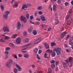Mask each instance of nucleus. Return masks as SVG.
Here are the masks:
<instances>
[{
	"instance_id": "22",
	"label": "nucleus",
	"mask_w": 73,
	"mask_h": 73,
	"mask_svg": "<svg viewBox=\"0 0 73 73\" xmlns=\"http://www.w3.org/2000/svg\"><path fill=\"white\" fill-rule=\"evenodd\" d=\"M18 6V4L17 3H15L14 5H13V7L14 8H16Z\"/></svg>"
},
{
	"instance_id": "5",
	"label": "nucleus",
	"mask_w": 73,
	"mask_h": 73,
	"mask_svg": "<svg viewBox=\"0 0 73 73\" xmlns=\"http://www.w3.org/2000/svg\"><path fill=\"white\" fill-rule=\"evenodd\" d=\"M65 61L66 63L64 62L63 64L64 67V68H66L68 66L67 64H68V60L67 59L66 60H65Z\"/></svg>"
},
{
	"instance_id": "14",
	"label": "nucleus",
	"mask_w": 73,
	"mask_h": 73,
	"mask_svg": "<svg viewBox=\"0 0 73 73\" xmlns=\"http://www.w3.org/2000/svg\"><path fill=\"white\" fill-rule=\"evenodd\" d=\"M68 62H70V63H72V62H73V59H72V58L71 57H70L69 58V60H68Z\"/></svg>"
},
{
	"instance_id": "3",
	"label": "nucleus",
	"mask_w": 73,
	"mask_h": 73,
	"mask_svg": "<svg viewBox=\"0 0 73 73\" xmlns=\"http://www.w3.org/2000/svg\"><path fill=\"white\" fill-rule=\"evenodd\" d=\"M16 42L17 44H19L21 43V38H18L16 40Z\"/></svg>"
},
{
	"instance_id": "45",
	"label": "nucleus",
	"mask_w": 73,
	"mask_h": 73,
	"mask_svg": "<svg viewBox=\"0 0 73 73\" xmlns=\"http://www.w3.org/2000/svg\"><path fill=\"white\" fill-rule=\"evenodd\" d=\"M55 66V65L54 64H52L51 65V67L52 68H54V67Z\"/></svg>"
},
{
	"instance_id": "51",
	"label": "nucleus",
	"mask_w": 73,
	"mask_h": 73,
	"mask_svg": "<svg viewBox=\"0 0 73 73\" xmlns=\"http://www.w3.org/2000/svg\"><path fill=\"white\" fill-rule=\"evenodd\" d=\"M35 24L36 25H39L40 24V22H36L35 23Z\"/></svg>"
},
{
	"instance_id": "43",
	"label": "nucleus",
	"mask_w": 73,
	"mask_h": 73,
	"mask_svg": "<svg viewBox=\"0 0 73 73\" xmlns=\"http://www.w3.org/2000/svg\"><path fill=\"white\" fill-rule=\"evenodd\" d=\"M0 42H2L3 43V42H5V41H4V40H2V39H0Z\"/></svg>"
},
{
	"instance_id": "49",
	"label": "nucleus",
	"mask_w": 73,
	"mask_h": 73,
	"mask_svg": "<svg viewBox=\"0 0 73 73\" xmlns=\"http://www.w3.org/2000/svg\"><path fill=\"white\" fill-rule=\"evenodd\" d=\"M44 58H47V55H46V53H45L44 55Z\"/></svg>"
},
{
	"instance_id": "24",
	"label": "nucleus",
	"mask_w": 73,
	"mask_h": 73,
	"mask_svg": "<svg viewBox=\"0 0 73 73\" xmlns=\"http://www.w3.org/2000/svg\"><path fill=\"white\" fill-rule=\"evenodd\" d=\"M1 10L3 11V10H4V7L3 5H1Z\"/></svg>"
},
{
	"instance_id": "13",
	"label": "nucleus",
	"mask_w": 73,
	"mask_h": 73,
	"mask_svg": "<svg viewBox=\"0 0 73 73\" xmlns=\"http://www.w3.org/2000/svg\"><path fill=\"white\" fill-rule=\"evenodd\" d=\"M67 33V32H63L62 33V35H61V37L62 38L64 36H65V35Z\"/></svg>"
},
{
	"instance_id": "52",
	"label": "nucleus",
	"mask_w": 73,
	"mask_h": 73,
	"mask_svg": "<svg viewBox=\"0 0 73 73\" xmlns=\"http://www.w3.org/2000/svg\"><path fill=\"white\" fill-rule=\"evenodd\" d=\"M38 14H39V15H42V12L41 11H39L38 12Z\"/></svg>"
},
{
	"instance_id": "37",
	"label": "nucleus",
	"mask_w": 73,
	"mask_h": 73,
	"mask_svg": "<svg viewBox=\"0 0 73 73\" xmlns=\"http://www.w3.org/2000/svg\"><path fill=\"white\" fill-rule=\"evenodd\" d=\"M29 13H27L26 15V18L27 19H29Z\"/></svg>"
},
{
	"instance_id": "4",
	"label": "nucleus",
	"mask_w": 73,
	"mask_h": 73,
	"mask_svg": "<svg viewBox=\"0 0 73 73\" xmlns=\"http://www.w3.org/2000/svg\"><path fill=\"white\" fill-rule=\"evenodd\" d=\"M42 40V39L41 38H39L37 39L36 40L35 42V44H37V43H38L41 40Z\"/></svg>"
},
{
	"instance_id": "11",
	"label": "nucleus",
	"mask_w": 73,
	"mask_h": 73,
	"mask_svg": "<svg viewBox=\"0 0 73 73\" xmlns=\"http://www.w3.org/2000/svg\"><path fill=\"white\" fill-rule=\"evenodd\" d=\"M59 22L58 21V17H56L55 19V23L56 25L57 24H58Z\"/></svg>"
},
{
	"instance_id": "40",
	"label": "nucleus",
	"mask_w": 73,
	"mask_h": 73,
	"mask_svg": "<svg viewBox=\"0 0 73 73\" xmlns=\"http://www.w3.org/2000/svg\"><path fill=\"white\" fill-rule=\"evenodd\" d=\"M9 39V36H5V40H8Z\"/></svg>"
},
{
	"instance_id": "62",
	"label": "nucleus",
	"mask_w": 73,
	"mask_h": 73,
	"mask_svg": "<svg viewBox=\"0 0 73 73\" xmlns=\"http://www.w3.org/2000/svg\"><path fill=\"white\" fill-rule=\"evenodd\" d=\"M59 64V62H56V66H57V65Z\"/></svg>"
},
{
	"instance_id": "44",
	"label": "nucleus",
	"mask_w": 73,
	"mask_h": 73,
	"mask_svg": "<svg viewBox=\"0 0 73 73\" xmlns=\"http://www.w3.org/2000/svg\"><path fill=\"white\" fill-rule=\"evenodd\" d=\"M36 57L38 59V60H39V59H40V58L39 57V56H38V54H36Z\"/></svg>"
},
{
	"instance_id": "53",
	"label": "nucleus",
	"mask_w": 73,
	"mask_h": 73,
	"mask_svg": "<svg viewBox=\"0 0 73 73\" xmlns=\"http://www.w3.org/2000/svg\"><path fill=\"white\" fill-rule=\"evenodd\" d=\"M29 41V39H28L27 38H26L25 39V41L26 42H28V41Z\"/></svg>"
},
{
	"instance_id": "29",
	"label": "nucleus",
	"mask_w": 73,
	"mask_h": 73,
	"mask_svg": "<svg viewBox=\"0 0 73 73\" xmlns=\"http://www.w3.org/2000/svg\"><path fill=\"white\" fill-rule=\"evenodd\" d=\"M72 16L71 14H70V15H67L66 17V19L67 20V19H68L70 17H71V16Z\"/></svg>"
},
{
	"instance_id": "26",
	"label": "nucleus",
	"mask_w": 73,
	"mask_h": 73,
	"mask_svg": "<svg viewBox=\"0 0 73 73\" xmlns=\"http://www.w3.org/2000/svg\"><path fill=\"white\" fill-rule=\"evenodd\" d=\"M24 57L25 58H28V57H29V55L27 54H25L24 55Z\"/></svg>"
},
{
	"instance_id": "18",
	"label": "nucleus",
	"mask_w": 73,
	"mask_h": 73,
	"mask_svg": "<svg viewBox=\"0 0 73 73\" xmlns=\"http://www.w3.org/2000/svg\"><path fill=\"white\" fill-rule=\"evenodd\" d=\"M9 61L8 62H9L10 64H13V61L12 60V59H9Z\"/></svg>"
},
{
	"instance_id": "33",
	"label": "nucleus",
	"mask_w": 73,
	"mask_h": 73,
	"mask_svg": "<svg viewBox=\"0 0 73 73\" xmlns=\"http://www.w3.org/2000/svg\"><path fill=\"white\" fill-rule=\"evenodd\" d=\"M56 45V43L54 42L52 43L51 44V46H54V45Z\"/></svg>"
},
{
	"instance_id": "50",
	"label": "nucleus",
	"mask_w": 73,
	"mask_h": 73,
	"mask_svg": "<svg viewBox=\"0 0 73 73\" xmlns=\"http://www.w3.org/2000/svg\"><path fill=\"white\" fill-rule=\"evenodd\" d=\"M70 21V22L71 23H72V24H73V19H71Z\"/></svg>"
},
{
	"instance_id": "48",
	"label": "nucleus",
	"mask_w": 73,
	"mask_h": 73,
	"mask_svg": "<svg viewBox=\"0 0 73 73\" xmlns=\"http://www.w3.org/2000/svg\"><path fill=\"white\" fill-rule=\"evenodd\" d=\"M9 13H10V12H9L8 11H7L6 12V13L5 14H7V15H8V14H9Z\"/></svg>"
},
{
	"instance_id": "39",
	"label": "nucleus",
	"mask_w": 73,
	"mask_h": 73,
	"mask_svg": "<svg viewBox=\"0 0 73 73\" xmlns=\"http://www.w3.org/2000/svg\"><path fill=\"white\" fill-rule=\"evenodd\" d=\"M58 4H60L61 3V0H58Z\"/></svg>"
},
{
	"instance_id": "20",
	"label": "nucleus",
	"mask_w": 73,
	"mask_h": 73,
	"mask_svg": "<svg viewBox=\"0 0 73 73\" xmlns=\"http://www.w3.org/2000/svg\"><path fill=\"white\" fill-rule=\"evenodd\" d=\"M33 34L34 35H37V31L36 30H34L33 32Z\"/></svg>"
},
{
	"instance_id": "59",
	"label": "nucleus",
	"mask_w": 73,
	"mask_h": 73,
	"mask_svg": "<svg viewBox=\"0 0 73 73\" xmlns=\"http://www.w3.org/2000/svg\"><path fill=\"white\" fill-rule=\"evenodd\" d=\"M5 54H8V51H5Z\"/></svg>"
},
{
	"instance_id": "42",
	"label": "nucleus",
	"mask_w": 73,
	"mask_h": 73,
	"mask_svg": "<svg viewBox=\"0 0 73 73\" xmlns=\"http://www.w3.org/2000/svg\"><path fill=\"white\" fill-rule=\"evenodd\" d=\"M69 37H70V35H68L67 36L66 38V40H68V39L69 38Z\"/></svg>"
},
{
	"instance_id": "63",
	"label": "nucleus",
	"mask_w": 73,
	"mask_h": 73,
	"mask_svg": "<svg viewBox=\"0 0 73 73\" xmlns=\"http://www.w3.org/2000/svg\"><path fill=\"white\" fill-rule=\"evenodd\" d=\"M66 51L67 52H68V53H69L70 52H69V50L68 49H66Z\"/></svg>"
},
{
	"instance_id": "46",
	"label": "nucleus",
	"mask_w": 73,
	"mask_h": 73,
	"mask_svg": "<svg viewBox=\"0 0 73 73\" xmlns=\"http://www.w3.org/2000/svg\"><path fill=\"white\" fill-rule=\"evenodd\" d=\"M22 48H26L27 47V45H26L23 46H22Z\"/></svg>"
},
{
	"instance_id": "25",
	"label": "nucleus",
	"mask_w": 73,
	"mask_h": 73,
	"mask_svg": "<svg viewBox=\"0 0 73 73\" xmlns=\"http://www.w3.org/2000/svg\"><path fill=\"white\" fill-rule=\"evenodd\" d=\"M43 7L42 6H40L38 7V10L40 9H43Z\"/></svg>"
},
{
	"instance_id": "47",
	"label": "nucleus",
	"mask_w": 73,
	"mask_h": 73,
	"mask_svg": "<svg viewBox=\"0 0 73 73\" xmlns=\"http://www.w3.org/2000/svg\"><path fill=\"white\" fill-rule=\"evenodd\" d=\"M50 62L51 64H54V60H51Z\"/></svg>"
},
{
	"instance_id": "6",
	"label": "nucleus",
	"mask_w": 73,
	"mask_h": 73,
	"mask_svg": "<svg viewBox=\"0 0 73 73\" xmlns=\"http://www.w3.org/2000/svg\"><path fill=\"white\" fill-rule=\"evenodd\" d=\"M15 66L17 67V68H18V71H21V70H22V68L21 67H20V66H19V65L17 64H15Z\"/></svg>"
},
{
	"instance_id": "41",
	"label": "nucleus",
	"mask_w": 73,
	"mask_h": 73,
	"mask_svg": "<svg viewBox=\"0 0 73 73\" xmlns=\"http://www.w3.org/2000/svg\"><path fill=\"white\" fill-rule=\"evenodd\" d=\"M27 32L25 31L23 33V36H26L27 35Z\"/></svg>"
},
{
	"instance_id": "19",
	"label": "nucleus",
	"mask_w": 73,
	"mask_h": 73,
	"mask_svg": "<svg viewBox=\"0 0 73 73\" xmlns=\"http://www.w3.org/2000/svg\"><path fill=\"white\" fill-rule=\"evenodd\" d=\"M3 16L5 19H7L8 17V15L7 14H5V15H4Z\"/></svg>"
},
{
	"instance_id": "34",
	"label": "nucleus",
	"mask_w": 73,
	"mask_h": 73,
	"mask_svg": "<svg viewBox=\"0 0 73 73\" xmlns=\"http://www.w3.org/2000/svg\"><path fill=\"white\" fill-rule=\"evenodd\" d=\"M33 15H31L30 17V19L31 20H33Z\"/></svg>"
},
{
	"instance_id": "32",
	"label": "nucleus",
	"mask_w": 73,
	"mask_h": 73,
	"mask_svg": "<svg viewBox=\"0 0 73 73\" xmlns=\"http://www.w3.org/2000/svg\"><path fill=\"white\" fill-rule=\"evenodd\" d=\"M17 34H14L12 36V38H15L16 36H17Z\"/></svg>"
},
{
	"instance_id": "10",
	"label": "nucleus",
	"mask_w": 73,
	"mask_h": 73,
	"mask_svg": "<svg viewBox=\"0 0 73 73\" xmlns=\"http://www.w3.org/2000/svg\"><path fill=\"white\" fill-rule=\"evenodd\" d=\"M44 46L46 49H49V45L46 43H44Z\"/></svg>"
},
{
	"instance_id": "21",
	"label": "nucleus",
	"mask_w": 73,
	"mask_h": 73,
	"mask_svg": "<svg viewBox=\"0 0 73 73\" xmlns=\"http://www.w3.org/2000/svg\"><path fill=\"white\" fill-rule=\"evenodd\" d=\"M23 22L24 23H27V20L26 18V17H24V18L23 19Z\"/></svg>"
},
{
	"instance_id": "55",
	"label": "nucleus",
	"mask_w": 73,
	"mask_h": 73,
	"mask_svg": "<svg viewBox=\"0 0 73 73\" xmlns=\"http://www.w3.org/2000/svg\"><path fill=\"white\" fill-rule=\"evenodd\" d=\"M46 52H47V53H50V49H49L47 50Z\"/></svg>"
},
{
	"instance_id": "57",
	"label": "nucleus",
	"mask_w": 73,
	"mask_h": 73,
	"mask_svg": "<svg viewBox=\"0 0 73 73\" xmlns=\"http://www.w3.org/2000/svg\"><path fill=\"white\" fill-rule=\"evenodd\" d=\"M42 52L41 50H39L38 52V54H40Z\"/></svg>"
},
{
	"instance_id": "27",
	"label": "nucleus",
	"mask_w": 73,
	"mask_h": 73,
	"mask_svg": "<svg viewBox=\"0 0 73 73\" xmlns=\"http://www.w3.org/2000/svg\"><path fill=\"white\" fill-rule=\"evenodd\" d=\"M14 72L15 73H17V68H15L14 69Z\"/></svg>"
},
{
	"instance_id": "36",
	"label": "nucleus",
	"mask_w": 73,
	"mask_h": 73,
	"mask_svg": "<svg viewBox=\"0 0 73 73\" xmlns=\"http://www.w3.org/2000/svg\"><path fill=\"white\" fill-rule=\"evenodd\" d=\"M9 45L11 46H12L13 47V46H14V44H13V43H10L9 44Z\"/></svg>"
},
{
	"instance_id": "2",
	"label": "nucleus",
	"mask_w": 73,
	"mask_h": 73,
	"mask_svg": "<svg viewBox=\"0 0 73 73\" xmlns=\"http://www.w3.org/2000/svg\"><path fill=\"white\" fill-rule=\"evenodd\" d=\"M3 31H4V32H5V33H7V32L9 31V28H8V27H3Z\"/></svg>"
},
{
	"instance_id": "1",
	"label": "nucleus",
	"mask_w": 73,
	"mask_h": 73,
	"mask_svg": "<svg viewBox=\"0 0 73 73\" xmlns=\"http://www.w3.org/2000/svg\"><path fill=\"white\" fill-rule=\"evenodd\" d=\"M61 49L60 48H55L53 50V51L52 52V56L54 57L56 56V52L57 55H60L61 54Z\"/></svg>"
},
{
	"instance_id": "9",
	"label": "nucleus",
	"mask_w": 73,
	"mask_h": 73,
	"mask_svg": "<svg viewBox=\"0 0 73 73\" xmlns=\"http://www.w3.org/2000/svg\"><path fill=\"white\" fill-rule=\"evenodd\" d=\"M22 9H24V8H27L28 7V5L27 4H23L22 5Z\"/></svg>"
},
{
	"instance_id": "7",
	"label": "nucleus",
	"mask_w": 73,
	"mask_h": 73,
	"mask_svg": "<svg viewBox=\"0 0 73 73\" xmlns=\"http://www.w3.org/2000/svg\"><path fill=\"white\" fill-rule=\"evenodd\" d=\"M40 17L42 21H45L46 20L45 17L43 15H41L40 16Z\"/></svg>"
},
{
	"instance_id": "23",
	"label": "nucleus",
	"mask_w": 73,
	"mask_h": 73,
	"mask_svg": "<svg viewBox=\"0 0 73 73\" xmlns=\"http://www.w3.org/2000/svg\"><path fill=\"white\" fill-rule=\"evenodd\" d=\"M37 51H38V49L37 48H36L34 50V53L36 54L37 53Z\"/></svg>"
},
{
	"instance_id": "64",
	"label": "nucleus",
	"mask_w": 73,
	"mask_h": 73,
	"mask_svg": "<svg viewBox=\"0 0 73 73\" xmlns=\"http://www.w3.org/2000/svg\"><path fill=\"white\" fill-rule=\"evenodd\" d=\"M32 68H35V66L34 65H33L31 66Z\"/></svg>"
},
{
	"instance_id": "35",
	"label": "nucleus",
	"mask_w": 73,
	"mask_h": 73,
	"mask_svg": "<svg viewBox=\"0 0 73 73\" xmlns=\"http://www.w3.org/2000/svg\"><path fill=\"white\" fill-rule=\"evenodd\" d=\"M73 11H72V9H71L69 11V13H72Z\"/></svg>"
},
{
	"instance_id": "12",
	"label": "nucleus",
	"mask_w": 73,
	"mask_h": 73,
	"mask_svg": "<svg viewBox=\"0 0 73 73\" xmlns=\"http://www.w3.org/2000/svg\"><path fill=\"white\" fill-rule=\"evenodd\" d=\"M11 64L8 62H7L6 64V66L9 68H10V67H11Z\"/></svg>"
},
{
	"instance_id": "54",
	"label": "nucleus",
	"mask_w": 73,
	"mask_h": 73,
	"mask_svg": "<svg viewBox=\"0 0 73 73\" xmlns=\"http://www.w3.org/2000/svg\"><path fill=\"white\" fill-rule=\"evenodd\" d=\"M37 11L35 12L34 13V15L35 16H37Z\"/></svg>"
},
{
	"instance_id": "8",
	"label": "nucleus",
	"mask_w": 73,
	"mask_h": 73,
	"mask_svg": "<svg viewBox=\"0 0 73 73\" xmlns=\"http://www.w3.org/2000/svg\"><path fill=\"white\" fill-rule=\"evenodd\" d=\"M20 28H21V23L20 22H18L17 26V29H19Z\"/></svg>"
},
{
	"instance_id": "61",
	"label": "nucleus",
	"mask_w": 73,
	"mask_h": 73,
	"mask_svg": "<svg viewBox=\"0 0 73 73\" xmlns=\"http://www.w3.org/2000/svg\"><path fill=\"white\" fill-rule=\"evenodd\" d=\"M18 56L19 57H22V55H21V54H19L18 55Z\"/></svg>"
},
{
	"instance_id": "38",
	"label": "nucleus",
	"mask_w": 73,
	"mask_h": 73,
	"mask_svg": "<svg viewBox=\"0 0 73 73\" xmlns=\"http://www.w3.org/2000/svg\"><path fill=\"white\" fill-rule=\"evenodd\" d=\"M10 49H11L10 47H7L6 48V49L5 50H6V51H7V50H10Z\"/></svg>"
},
{
	"instance_id": "31",
	"label": "nucleus",
	"mask_w": 73,
	"mask_h": 73,
	"mask_svg": "<svg viewBox=\"0 0 73 73\" xmlns=\"http://www.w3.org/2000/svg\"><path fill=\"white\" fill-rule=\"evenodd\" d=\"M48 72L49 73H52V70L50 68H49L48 69Z\"/></svg>"
},
{
	"instance_id": "15",
	"label": "nucleus",
	"mask_w": 73,
	"mask_h": 73,
	"mask_svg": "<svg viewBox=\"0 0 73 73\" xmlns=\"http://www.w3.org/2000/svg\"><path fill=\"white\" fill-rule=\"evenodd\" d=\"M32 31H33V28L32 27H31L28 30V32L29 33H31Z\"/></svg>"
},
{
	"instance_id": "56",
	"label": "nucleus",
	"mask_w": 73,
	"mask_h": 73,
	"mask_svg": "<svg viewBox=\"0 0 73 73\" xmlns=\"http://www.w3.org/2000/svg\"><path fill=\"white\" fill-rule=\"evenodd\" d=\"M68 4H69V3L68 2H66L65 3V5L66 6V5H68Z\"/></svg>"
},
{
	"instance_id": "60",
	"label": "nucleus",
	"mask_w": 73,
	"mask_h": 73,
	"mask_svg": "<svg viewBox=\"0 0 73 73\" xmlns=\"http://www.w3.org/2000/svg\"><path fill=\"white\" fill-rule=\"evenodd\" d=\"M14 57L15 58H16V59H17V55H14Z\"/></svg>"
},
{
	"instance_id": "16",
	"label": "nucleus",
	"mask_w": 73,
	"mask_h": 73,
	"mask_svg": "<svg viewBox=\"0 0 73 73\" xmlns=\"http://www.w3.org/2000/svg\"><path fill=\"white\" fill-rule=\"evenodd\" d=\"M53 10L54 11H56L57 10V6L56 5H54L53 6Z\"/></svg>"
},
{
	"instance_id": "28",
	"label": "nucleus",
	"mask_w": 73,
	"mask_h": 73,
	"mask_svg": "<svg viewBox=\"0 0 73 73\" xmlns=\"http://www.w3.org/2000/svg\"><path fill=\"white\" fill-rule=\"evenodd\" d=\"M24 16H21L20 17V20H21V21H23V20H24Z\"/></svg>"
},
{
	"instance_id": "17",
	"label": "nucleus",
	"mask_w": 73,
	"mask_h": 73,
	"mask_svg": "<svg viewBox=\"0 0 73 73\" xmlns=\"http://www.w3.org/2000/svg\"><path fill=\"white\" fill-rule=\"evenodd\" d=\"M73 40L72 39H71L69 41V44L70 45H72L73 44V42H72Z\"/></svg>"
},
{
	"instance_id": "30",
	"label": "nucleus",
	"mask_w": 73,
	"mask_h": 73,
	"mask_svg": "<svg viewBox=\"0 0 73 73\" xmlns=\"http://www.w3.org/2000/svg\"><path fill=\"white\" fill-rule=\"evenodd\" d=\"M67 25H70L71 24V23L70 22V21H67Z\"/></svg>"
},
{
	"instance_id": "58",
	"label": "nucleus",
	"mask_w": 73,
	"mask_h": 73,
	"mask_svg": "<svg viewBox=\"0 0 73 73\" xmlns=\"http://www.w3.org/2000/svg\"><path fill=\"white\" fill-rule=\"evenodd\" d=\"M36 20L38 21H40L41 20V19H40V18H38L36 19Z\"/></svg>"
}]
</instances>
